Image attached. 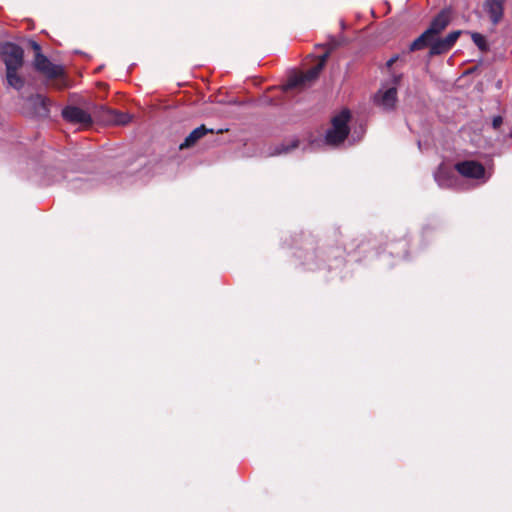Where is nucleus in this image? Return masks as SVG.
<instances>
[{
	"label": "nucleus",
	"instance_id": "1",
	"mask_svg": "<svg viewBox=\"0 0 512 512\" xmlns=\"http://www.w3.org/2000/svg\"><path fill=\"white\" fill-rule=\"evenodd\" d=\"M350 120V112L349 110H342L339 114L333 117L332 126L326 132V142L330 145H338L342 143L348 133V122Z\"/></svg>",
	"mask_w": 512,
	"mask_h": 512
},
{
	"label": "nucleus",
	"instance_id": "2",
	"mask_svg": "<svg viewBox=\"0 0 512 512\" xmlns=\"http://www.w3.org/2000/svg\"><path fill=\"white\" fill-rule=\"evenodd\" d=\"M326 57L327 55H324L317 65H315L305 73L296 74L290 77L285 85V90L293 88H303L310 85L315 79H317L321 70L323 69Z\"/></svg>",
	"mask_w": 512,
	"mask_h": 512
},
{
	"label": "nucleus",
	"instance_id": "3",
	"mask_svg": "<svg viewBox=\"0 0 512 512\" xmlns=\"http://www.w3.org/2000/svg\"><path fill=\"white\" fill-rule=\"evenodd\" d=\"M0 53L6 70L20 69L22 67L24 52L21 47L12 43H6L1 47Z\"/></svg>",
	"mask_w": 512,
	"mask_h": 512
},
{
	"label": "nucleus",
	"instance_id": "4",
	"mask_svg": "<svg viewBox=\"0 0 512 512\" xmlns=\"http://www.w3.org/2000/svg\"><path fill=\"white\" fill-rule=\"evenodd\" d=\"M62 116L66 121L78 124L81 127H88L92 123L90 114L76 106H68L64 108Z\"/></svg>",
	"mask_w": 512,
	"mask_h": 512
},
{
	"label": "nucleus",
	"instance_id": "5",
	"mask_svg": "<svg viewBox=\"0 0 512 512\" xmlns=\"http://www.w3.org/2000/svg\"><path fill=\"white\" fill-rule=\"evenodd\" d=\"M34 65L39 72L43 73L48 78H56L63 73V68L61 66L53 64L42 53H37Z\"/></svg>",
	"mask_w": 512,
	"mask_h": 512
},
{
	"label": "nucleus",
	"instance_id": "6",
	"mask_svg": "<svg viewBox=\"0 0 512 512\" xmlns=\"http://www.w3.org/2000/svg\"><path fill=\"white\" fill-rule=\"evenodd\" d=\"M460 34V31H453L443 38H438V36H436L435 40H433L432 47L430 48V55H440L449 51L459 38Z\"/></svg>",
	"mask_w": 512,
	"mask_h": 512
},
{
	"label": "nucleus",
	"instance_id": "7",
	"mask_svg": "<svg viewBox=\"0 0 512 512\" xmlns=\"http://www.w3.org/2000/svg\"><path fill=\"white\" fill-rule=\"evenodd\" d=\"M456 170L464 177L480 179L485 177V168L476 161H463L455 165Z\"/></svg>",
	"mask_w": 512,
	"mask_h": 512
},
{
	"label": "nucleus",
	"instance_id": "8",
	"mask_svg": "<svg viewBox=\"0 0 512 512\" xmlns=\"http://www.w3.org/2000/svg\"><path fill=\"white\" fill-rule=\"evenodd\" d=\"M374 101L376 105L385 111L394 109L397 101V90L395 87H390L386 90H379L375 96Z\"/></svg>",
	"mask_w": 512,
	"mask_h": 512
},
{
	"label": "nucleus",
	"instance_id": "9",
	"mask_svg": "<svg viewBox=\"0 0 512 512\" xmlns=\"http://www.w3.org/2000/svg\"><path fill=\"white\" fill-rule=\"evenodd\" d=\"M450 11L442 10L431 22L427 29L435 37L438 36L450 23Z\"/></svg>",
	"mask_w": 512,
	"mask_h": 512
},
{
	"label": "nucleus",
	"instance_id": "10",
	"mask_svg": "<svg viewBox=\"0 0 512 512\" xmlns=\"http://www.w3.org/2000/svg\"><path fill=\"white\" fill-rule=\"evenodd\" d=\"M503 4L504 0H487L485 3V9L489 14V17L493 24L500 22L503 16Z\"/></svg>",
	"mask_w": 512,
	"mask_h": 512
},
{
	"label": "nucleus",
	"instance_id": "11",
	"mask_svg": "<svg viewBox=\"0 0 512 512\" xmlns=\"http://www.w3.org/2000/svg\"><path fill=\"white\" fill-rule=\"evenodd\" d=\"M29 103L34 107L36 115L46 117L49 113L47 98L41 94H36L28 99Z\"/></svg>",
	"mask_w": 512,
	"mask_h": 512
},
{
	"label": "nucleus",
	"instance_id": "12",
	"mask_svg": "<svg viewBox=\"0 0 512 512\" xmlns=\"http://www.w3.org/2000/svg\"><path fill=\"white\" fill-rule=\"evenodd\" d=\"M435 36L432 35L428 30H425L418 38H416L410 45L411 51L421 50L427 46L432 47Z\"/></svg>",
	"mask_w": 512,
	"mask_h": 512
},
{
	"label": "nucleus",
	"instance_id": "13",
	"mask_svg": "<svg viewBox=\"0 0 512 512\" xmlns=\"http://www.w3.org/2000/svg\"><path fill=\"white\" fill-rule=\"evenodd\" d=\"M208 130L204 125H201L200 127H197L194 129L184 140L183 143L180 144L179 148L181 150L189 148L193 146L199 139H201Z\"/></svg>",
	"mask_w": 512,
	"mask_h": 512
},
{
	"label": "nucleus",
	"instance_id": "14",
	"mask_svg": "<svg viewBox=\"0 0 512 512\" xmlns=\"http://www.w3.org/2000/svg\"><path fill=\"white\" fill-rule=\"evenodd\" d=\"M19 69H7L6 70V78L8 84L15 88L16 90H20L24 86V79L17 73Z\"/></svg>",
	"mask_w": 512,
	"mask_h": 512
},
{
	"label": "nucleus",
	"instance_id": "15",
	"mask_svg": "<svg viewBox=\"0 0 512 512\" xmlns=\"http://www.w3.org/2000/svg\"><path fill=\"white\" fill-rule=\"evenodd\" d=\"M111 114L110 120L118 125H125L130 122L131 116L128 113L119 112L111 110L109 112Z\"/></svg>",
	"mask_w": 512,
	"mask_h": 512
},
{
	"label": "nucleus",
	"instance_id": "16",
	"mask_svg": "<svg viewBox=\"0 0 512 512\" xmlns=\"http://www.w3.org/2000/svg\"><path fill=\"white\" fill-rule=\"evenodd\" d=\"M472 40L481 50L486 49V40L481 34L473 33Z\"/></svg>",
	"mask_w": 512,
	"mask_h": 512
},
{
	"label": "nucleus",
	"instance_id": "17",
	"mask_svg": "<svg viewBox=\"0 0 512 512\" xmlns=\"http://www.w3.org/2000/svg\"><path fill=\"white\" fill-rule=\"evenodd\" d=\"M445 172L442 169H439V171L435 174V180L438 182L439 186L446 187L450 185V182L444 181Z\"/></svg>",
	"mask_w": 512,
	"mask_h": 512
},
{
	"label": "nucleus",
	"instance_id": "18",
	"mask_svg": "<svg viewBox=\"0 0 512 512\" xmlns=\"http://www.w3.org/2000/svg\"><path fill=\"white\" fill-rule=\"evenodd\" d=\"M503 124V118L502 116H495L492 120V127L495 130H498L501 125Z\"/></svg>",
	"mask_w": 512,
	"mask_h": 512
},
{
	"label": "nucleus",
	"instance_id": "19",
	"mask_svg": "<svg viewBox=\"0 0 512 512\" xmlns=\"http://www.w3.org/2000/svg\"><path fill=\"white\" fill-rule=\"evenodd\" d=\"M397 59H398V57H397V56H393L392 58H390V59L387 61L386 66H387L388 68H390V67H391V66L396 62V60H397Z\"/></svg>",
	"mask_w": 512,
	"mask_h": 512
},
{
	"label": "nucleus",
	"instance_id": "20",
	"mask_svg": "<svg viewBox=\"0 0 512 512\" xmlns=\"http://www.w3.org/2000/svg\"><path fill=\"white\" fill-rule=\"evenodd\" d=\"M32 48L35 50L36 54L41 53V47L38 43L32 42Z\"/></svg>",
	"mask_w": 512,
	"mask_h": 512
}]
</instances>
